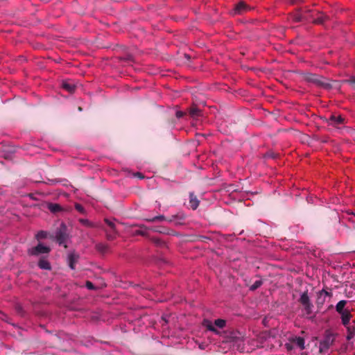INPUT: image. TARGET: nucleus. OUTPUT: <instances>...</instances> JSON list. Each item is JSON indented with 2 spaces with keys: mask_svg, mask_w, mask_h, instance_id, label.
<instances>
[{
  "mask_svg": "<svg viewBox=\"0 0 355 355\" xmlns=\"http://www.w3.org/2000/svg\"><path fill=\"white\" fill-rule=\"evenodd\" d=\"M38 266L41 269L44 270H50L51 269V265L50 263L45 259H41L39 263Z\"/></svg>",
  "mask_w": 355,
  "mask_h": 355,
  "instance_id": "obj_14",
  "label": "nucleus"
},
{
  "mask_svg": "<svg viewBox=\"0 0 355 355\" xmlns=\"http://www.w3.org/2000/svg\"><path fill=\"white\" fill-rule=\"evenodd\" d=\"M325 17L324 16H321L320 17H318V19H315V23H317V24H322L324 20H325Z\"/></svg>",
  "mask_w": 355,
  "mask_h": 355,
  "instance_id": "obj_26",
  "label": "nucleus"
},
{
  "mask_svg": "<svg viewBox=\"0 0 355 355\" xmlns=\"http://www.w3.org/2000/svg\"><path fill=\"white\" fill-rule=\"evenodd\" d=\"M55 239L56 241L59 243V245H63L64 248H67L68 237L66 234L65 227L64 225H62V227L56 232Z\"/></svg>",
  "mask_w": 355,
  "mask_h": 355,
  "instance_id": "obj_3",
  "label": "nucleus"
},
{
  "mask_svg": "<svg viewBox=\"0 0 355 355\" xmlns=\"http://www.w3.org/2000/svg\"><path fill=\"white\" fill-rule=\"evenodd\" d=\"M147 232V229L144 227H140L139 230H135V234L138 235H146V233Z\"/></svg>",
  "mask_w": 355,
  "mask_h": 355,
  "instance_id": "obj_20",
  "label": "nucleus"
},
{
  "mask_svg": "<svg viewBox=\"0 0 355 355\" xmlns=\"http://www.w3.org/2000/svg\"><path fill=\"white\" fill-rule=\"evenodd\" d=\"M261 284H262L261 281L257 280L250 286V288L251 291H254V290L257 289V288H259V286H261Z\"/></svg>",
  "mask_w": 355,
  "mask_h": 355,
  "instance_id": "obj_23",
  "label": "nucleus"
},
{
  "mask_svg": "<svg viewBox=\"0 0 355 355\" xmlns=\"http://www.w3.org/2000/svg\"><path fill=\"white\" fill-rule=\"evenodd\" d=\"M50 251V248L42 243L38 244L37 246L29 249L28 252L31 255H39L41 254H47Z\"/></svg>",
  "mask_w": 355,
  "mask_h": 355,
  "instance_id": "obj_4",
  "label": "nucleus"
},
{
  "mask_svg": "<svg viewBox=\"0 0 355 355\" xmlns=\"http://www.w3.org/2000/svg\"><path fill=\"white\" fill-rule=\"evenodd\" d=\"M80 222L85 225H89V222L87 219H80Z\"/></svg>",
  "mask_w": 355,
  "mask_h": 355,
  "instance_id": "obj_28",
  "label": "nucleus"
},
{
  "mask_svg": "<svg viewBox=\"0 0 355 355\" xmlns=\"http://www.w3.org/2000/svg\"><path fill=\"white\" fill-rule=\"evenodd\" d=\"M164 216L163 215H159V216H155V217H153L152 218H148L146 219L147 221H149V222H154L155 220H164Z\"/></svg>",
  "mask_w": 355,
  "mask_h": 355,
  "instance_id": "obj_22",
  "label": "nucleus"
},
{
  "mask_svg": "<svg viewBox=\"0 0 355 355\" xmlns=\"http://www.w3.org/2000/svg\"><path fill=\"white\" fill-rule=\"evenodd\" d=\"M76 209L79 211L80 212H83V207L80 205H76Z\"/></svg>",
  "mask_w": 355,
  "mask_h": 355,
  "instance_id": "obj_29",
  "label": "nucleus"
},
{
  "mask_svg": "<svg viewBox=\"0 0 355 355\" xmlns=\"http://www.w3.org/2000/svg\"><path fill=\"white\" fill-rule=\"evenodd\" d=\"M190 114L192 116H197L200 114V110L197 108H193L190 111Z\"/></svg>",
  "mask_w": 355,
  "mask_h": 355,
  "instance_id": "obj_24",
  "label": "nucleus"
},
{
  "mask_svg": "<svg viewBox=\"0 0 355 355\" xmlns=\"http://www.w3.org/2000/svg\"><path fill=\"white\" fill-rule=\"evenodd\" d=\"M354 355H355V353H354Z\"/></svg>",
  "mask_w": 355,
  "mask_h": 355,
  "instance_id": "obj_33",
  "label": "nucleus"
},
{
  "mask_svg": "<svg viewBox=\"0 0 355 355\" xmlns=\"http://www.w3.org/2000/svg\"><path fill=\"white\" fill-rule=\"evenodd\" d=\"M77 258H78L77 256L75 254H73V253H71L68 256V259H69V267L72 270H73L74 268H75L74 267V263L76 261Z\"/></svg>",
  "mask_w": 355,
  "mask_h": 355,
  "instance_id": "obj_13",
  "label": "nucleus"
},
{
  "mask_svg": "<svg viewBox=\"0 0 355 355\" xmlns=\"http://www.w3.org/2000/svg\"><path fill=\"white\" fill-rule=\"evenodd\" d=\"M347 328V331H348V334L347 336V340H350L352 339L354 335H355V331H354V329H352L350 327H349L348 326L346 327Z\"/></svg>",
  "mask_w": 355,
  "mask_h": 355,
  "instance_id": "obj_19",
  "label": "nucleus"
},
{
  "mask_svg": "<svg viewBox=\"0 0 355 355\" xmlns=\"http://www.w3.org/2000/svg\"><path fill=\"white\" fill-rule=\"evenodd\" d=\"M48 236V232L45 231H40L36 234L37 239H43L46 238Z\"/></svg>",
  "mask_w": 355,
  "mask_h": 355,
  "instance_id": "obj_18",
  "label": "nucleus"
},
{
  "mask_svg": "<svg viewBox=\"0 0 355 355\" xmlns=\"http://www.w3.org/2000/svg\"><path fill=\"white\" fill-rule=\"evenodd\" d=\"M182 116H183V112H182L180 111L176 112V116L178 118H181Z\"/></svg>",
  "mask_w": 355,
  "mask_h": 355,
  "instance_id": "obj_30",
  "label": "nucleus"
},
{
  "mask_svg": "<svg viewBox=\"0 0 355 355\" xmlns=\"http://www.w3.org/2000/svg\"><path fill=\"white\" fill-rule=\"evenodd\" d=\"M343 121H344V118L343 116H341L340 115H338V116L332 115L329 118V123L332 125H338V124L343 123Z\"/></svg>",
  "mask_w": 355,
  "mask_h": 355,
  "instance_id": "obj_9",
  "label": "nucleus"
},
{
  "mask_svg": "<svg viewBox=\"0 0 355 355\" xmlns=\"http://www.w3.org/2000/svg\"><path fill=\"white\" fill-rule=\"evenodd\" d=\"M355 216V213L353 214Z\"/></svg>",
  "mask_w": 355,
  "mask_h": 355,
  "instance_id": "obj_32",
  "label": "nucleus"
},
{
  "mask_svg": "<svg viewBox=\"0 0 355 355\" xmlns=\"http://www.w3.org/2000/svg\"><path fill=\"white\" fill-rule=\"evenodd\" d=\"M86 287L89 290H92L94 288L93 284L90 282H86Z\"/></svg>",
  "mask_w": 355,
  "mask_h": 355,
  "instance_id": "obj_27",
  "label": "nucleus"
},
{
  "mask_svg": "<svg viewBox=\"0 0 355 355\" xmlns=\"http://www.w3.org/2000/svg\"><path fill=\"white\" fill-rule=\"evenodd\" d=\"M266 333H262L261 334V336H260V339L261 340L259 341H257V344L254 345V347H263V338H266Z\"/></svg>",
  "mask_w": 355,
  "mask_h": 355,
  "instance_id": "obj_17",
  "label": "nucleus"
},
{
  "mask_svg": "<svg viewBox=\"0 0 355 355\" xmlns=\"http://www.w3.org/2000/svg\"><path fill=\"white\" fill-rule=\"evenodd\" d=\"M293 343L301 349H304L305 348V342L304 339L302 337H295L293 339Z\"/></svg>",
  "mask_w": 355,
  "mask_h": 355,
  "instance_id": "obj_10",
  "label": "nucleus"
},
{
  "mask_svg": "<svg viewBox=\"0 0 355 355\" xmlns=\"http://www.w3.org/2000/svg\"><path fill=\"white\" fill-rule=\"evenodd\" d=\"M347 303V300H340L339 301L336 305V311L339 313H343L345 311H347L348 309H345V306H346Z\"/></svg>",
  "mask_w": 355,
  "mask_h": 355,
  "instance_id": "obj_8",
  "label": "nucleus"
},
{
  "mask_svg": "<svg viewBox=\"0 0 355 355\" xmlns=\"http://www.w3.org/2000/svg\"><path fill=\"white\" fill-rule=\"evenodd\" d=\"M204 324L209 330L216 331V329H214L211 322H210L209 320H205Z\"/></svg>",
  "mask_w": 355,
  "mask_h": 355,
  "instance_id": "obj_21",
  "label": "nucleus"
},
{
  "mask_svg": "<svg viewBox=\"0 0 355 355\" xmlns=\"http://www.w3.org/2000/svg\"><path fill=\"white\" fill-rule=\"evenodd\" d=\"M190 205L193 209H196L199 205V200L193 196V194L191 193L190 195Z\"/></svg>",
  "mask_w": 355,
  "mask_h": 355,
  "instance_id": "obj_12",
  "label": "nucleus"
},
{
  "mask_svg": "<svg viewBox=\"0 0 355 355\" xmlns=\"http://www.w3.org/2000/svg\"><path fill=\"white\" fill-rule=\"evenodd\" d=\"M135 176L138 177L139 178H144V176L141 173H135Z\"/></svg>",
  "mask_w": 355,
  "mask_h": 355,
  "instance_id": "obj_31",
  "label": "nucleus"
},
{
  "mask_svg": "<svg viewBox=\"0 0 355 355\" xmlns=\"http://www.w3.org/2000/svg\"><path fill=\"white\" fill-rule=\"evenodd\" d=\"M105 223L110 227L112 230H114L115 225L113 221H111L108 219H105Z\"/></svg>",
  "mask_w": 355,
  "mask_h": 355,
  "instance_id": "obj_25",
  "label": "nucleus"
},
{
  "mask_svg": "<svg viewBox=\"0 0 355 355\" xmlns=\"http://www.w3.org/2000/svg\"><path fill=\"white\" fill-rule=\"evenodd\" d=\"M340 318L342 320V324L345 327H347L349 324L350 320L352 318V314L350 313L349 310L344 312L343 313H340Z\"/></svg>",
  "mask_w": 355,
  "mask_h": 355,
  "instance_id": "obj_6",
  "label": "nucleus"
},
{
  "mask_svg": "<svg viewBox=\"0 0 355 355\" xmlns=\"http://www.w3.org/2000/svg\"><path fill=\"white\" fill-rule=\"evenodd\" d=\"M333 295L331 292H329L325 289H322L316 293L315 304L318 308H321L327 300L330 299Z\"/></svg>",
  "mask_w": 355,
  "mask_h": 355,
  "instance_id": "obj_2",
  "label": "nucleus"
},
{
  "mask_svg": "<svg viewBox=\"0 0 355 355\" xmlns=\"http://www.w3.org/2000/svg\"><path fill=\"white\" fill-rule=\"evenodd\" d=\"M300 302L306 310V311L309 313L312 307V304L310 301L307 292H304L302 293L300 295Z\"/></svg>",
  "mask_w": 355,
  "mask_h": 355,
  "instance_id": "obj_5",
  "label": "nucleus"
},
{
  "mask_svg": "<svg viewBox=\"0 0 355 355\" xmlns=\"http://www.w3.org/2000/svg\"><path fill=\"white\" fill-rule=\"evenodd\" d=\"M250 8L243 1L239 2L235 7L234 13L241 14L246 10H248Z\"/></svg>",
  "mask_w": 355,
  "mask_h": 355,
  "instance_id": "obj_7",
  "label": "nucleus"
},
{
  "mask_svg": "<svg viewBox=\"0 0 355 355\" xmlns=\"http://www.w3.org/2000/svg\"><path fill=\"white\" fill-rule=\"evenodd\" d=\"M62 87L69 92H72L75 88L74 85L67 82L62 83Z\"/></svg>",
  "mask_w": 355,
  "mask_h": 355,
  "instance_id": "obj_15",
  "label": "nucleus"
},
{
  "mask_svg": "<svg viewBox=\"0 0 355 355\" xmlns=\"http://www.w3.org/2000/svg\"><path fill=\"white\" fill-rule=\"evenodd\" d=\"M335 340L334 334L326 332L324 338L320 342L319 351L321 354H326Z\"/></svg>",
  "mask_w": 355,
  "mask_h": 355,
  "instance_id": "obj_1",
  "label": "nucleus"
},
{
  "mask_svg": "<svg viewBox=\"0 0 355 355\" xmlns=\"http://www.w3.org/2000/svg\"><path fill=\"white\" fill-rule=\"evenodd\" d=\"M226 322L223 319H217L214 321V324L218 328H223L225 326Z\"/></svg>",
  "mask_w": 355,
  "mask_h": 355,
  "instance_id": "obj_16",
  "label": "nucleus"
},
{
  "mask_svg": "<svg viewBox=\"0 0 355 355\" xmlns=\"http://www.w3.org/2000/svg\"><path fill=\"white\" fill-rule=\"evenodd\" d=\"M48 208L52 213H56V212H58V211H60L62 210V208L61 207V206L60 205L55 204V203L49 204Z\"/></svg>",
  "mask_w": 355,
  "mask_h": 355,
  "instance_id": "obj_11",
  "label": "nucleus"
}]
</instances>
